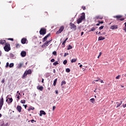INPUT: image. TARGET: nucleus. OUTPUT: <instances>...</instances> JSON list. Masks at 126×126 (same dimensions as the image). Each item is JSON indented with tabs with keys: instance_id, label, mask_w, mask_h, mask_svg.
<instances>
[{
	"instance_id": "1",
	"label": "nucleus",
	"mask_w": 126,
	"mask_h": 126,
	"mask_svg": "<svg viewBox=\"0 0 126 126\" xmlns=\"http://www.w3.org/2000/svg\"><path fill=\"white\" fill-rule=\"evenodd\" d=\"M85 19V13L83 12L80 18L77 20V23L79 24L82 22V20Z\"/></svg>"
},
{
	"instance_id": "2",
	"label": "nucleus",
	"mask_w": 126,
	"mask_h": 126,
	"mask_svg": "<svg viewBox=\"0 0 126 126\" xmlns=\"http://www.w3.org/2000/svg\"><path fill=\"white\" fill-rule=\"evenodd\" d=\"M28 74H32V70L30 69L26 70L22 77L23 79H25V78L27 76V75H28Z\"/></svg>"
},
{
	"instance_id": "3",
	"label": "nucleus",
	"mask_w": 126,
	"mask_h": 126,
	"mask_svg": "<svg viewBox=\"0 0 126 126\" xmlns=\"http://www.w3.org/2000/svg\"><path fill=\"white\" fill-rule=\"evenodd\" d=\"M123 17V15H116L114 16V18H116L117 20H118V21H124L125 20V18H122Z\"/></svg>"
},
{
	"instance_id": "4",
	"label": "nucleus",
	"mask_w": 126,
	"mask_h": 126,
	"mask_svg": "<svg viewBox=\"0 0 126 126\" xmlns=\"http://www.w3.org/2000/svg\"><path fill=\"white\" fill-rule=\"evenodd\" d=\"M4 50L5 52H9V51L11 50L10 44L8 43H5V45L4 47Z\"/></svg>"
},
{
	"instance_id": "5",
	"label": "nucleus",
	"mask_w": 126,
	"mask_h": 126,
	"mask_svg": "<svg viewBox=\"0 0 126 126\" xmlns=\"http://www.w3.org/2000/svg\"><path fill=\"white\" fill-rule=\"evenodd\" d=\"M47 33V29L45 28H41L39 31V33L40 35H45Z\"/></svg>"
},
{
	"instance_id": "6",
	"label": "nucleus",
	"mask_w": 126,
	"mask_h": 126,
	"mask_svg": "<svg viewBox=\"0 0 126 126\" xmlns=\"http://www.w3.org/2000/svg\"><path fill=\"white\" fill-rule=\"evenodd\" d=\"M64 30V27L63 26H62L59 29V30L56 32V34H61V33H62Z\"/></svg>"
},
{
	"instance_id": "7",
	"label": "nucleus",
	"mask_w": 126,
	"mask_h": 126,
	"mask_svg": "<svg viewBox=\"0 0 126 126\" xmlns=\"http://www.w3.org/2000/svg\"><path fill=\"white\" fill-rule=\"evenodd\" d=\"M70 29L72 30H73L74 31H75L76 30L77 27L74 24L70 23Z\"/></svg>"
},
{
	"instance_id": "8",
	"label": "nucleus",
	"mask_w": 126,
	"mask_h": 126,
	"mask_svg": "<svg viewBox=\"0 0 126 126\" xmlns=\"http://www.w3.org/2000/svg\"><path fill=\"white\" fill-rule=\"evenodd\" d=\"M3 103H4L3 97H1V98H0V111L1 110V108H2V106H3Z\"/></svg>"
},
{
	"instance_id": "9",
	"label": "nucleus",
	"mask_w": 126,
	"mask_h": 126,
	"mask_svg": "<svg viewBox=\"0 0 126 126\" xmlns=\"http://www.w3.org/2000/svg\"><path fill=\"white\" fill-rule=\"evenodd\" d=\"M50 36H51V33H48L46 36H45L44 38H43V40H42V42H46V41H47V39L48 38H49V37H50Z\"/></svg>"
},
{
	"instance_id": "10",
	"label": "nucleus",
	"mask_w": 126,
	"mask_h": 126,
	"mask_svg": "<svg viewBox=\"0 0 126 126\" xmlns=\"http://www.w3.org/2000/svg\"><path fill=\"white\" fill-rule=\"evenodd\" d=\"M36 88L38 90H40V91H43L44 90V87L42 86H38Z\"/></svg>"
},
{
	"instance_id": "11",
	"label": "nucleus",
	"mask_w": 126,
	"mask_h": 126,
	"mask_svg": "<svg viewBox=\"0 0 126 126\" xmlns=\"http://www.w3.org/2000/svg\"><path fill=\"white\" fill-rule=\"evenodd\" d=\"M26 42H27V39L26 38H23L21 40L22 44H26Z\"/></svg>"
},
{
	"instance_id": "12",
	"label": "nucleus",
	"mask_w": 126,
	"mask_h": 126,
	"mask_svg": "<svg viewBox=\"0 0 126 126\" xmlns=\"http://www.w3.org/2000/svg\"><path fill=\"white\" fill-rule=\"evenodd\" d=\"M6 42V41L5 40H2V39L0 40V44H1V45H2L3 46H4V44H5Z\"/></svg>"
},
{
	"instance_id": "13",
	"label": "nucleus",
	"mask_w": 126,
	"mask_h": 126,
	"mask_svg": "<svg viewBox=\"0 0 126 126\" xmlns=\"http://www.w3.org/2000/svg\"><path fill=\"white\" fill-rule=\"evenodd\" d=\"M17 110L19 112V113H21V110H22V107L20 105H18L17 107Z\"/></svg>"
},
{
	"instance_id": "14",
	"label": "nucleus",
	"mask_w": 126,
	"mask_h": 126,
	"mask_svg": "<svg viewBox=\"0 0 126 126\" xmlns=\"http://www.w3.org/2000/svg\"><path fill=\"white\" fill-rule=\"evenodd\" d=\"M21 55L22 57H26V51H22L21 53Z\"/></svg>"
},
{
	"instance_id": "15",
	"label": "nucleus",
	"mask_w": 126,
	"mask_h": 126,
	"mask_svg": "<svg viewBox=\"0 0 126 126\" xmlns=\"http://www.w3.org/2000/svg\"><path fill=\"white\" fill-rule=\"evenodd\" d=\"M110 29L114 30L115 29H118V25H113L110 27Z\"/></svg>"
},
{
	"instance_id": "16",
	"label": "nucleus",
	"mask_w": 126,
	"mask_h": 126,
	"mask_svg": "<svg viewBox=\"0 0 126 126\" xmlns=\"http://www.w3.org/2000/svg\"><path fill=\"white\" fill-rule=\"evenodd\" d=\"M116 104H117L116 108H119V107H121V105H122V104H123V101H121L120 102H116Z\"/></svg>"
},
{
	"instance_id": "17",
	"label": "nucleus",
	"mask_w": 126,
	"mask_h": 126,
	"mask_svg": "<svg viewBox=\"0 0 126 126\" xmlns=\"http://www.w3.org/2000/svg\"><path fill=\"white\" fill-rule=\"evenodd\" d=\"M43 115H46V112H45V111H44L43 110H41L40 111L39 116L40 117H42V116H43Z\"/></svg>"
},
{
	"instance_id": "18",
	"label": "nucleus",
	"mask_w": 126,
	"mask_h": 126,
	"mask_svg": "<svg viewBox=\"0 0 126 126\" xmlns=\"http://www.w3.org/2000/svg\"><path fill=\"white\" fill-rule=\"evenodd\" d=\"M24 63H20L18 64L17 67L18 68H21L23 66Z\"/></svg>"
},
{
	"instance_id": "19",
	"label": "nucleus",
	"mask_w": 126,
	"mask_h": 126,
	"mask_svg": "<svg viewBox=\"0 0 126 126\" xmlns=\"http://www.w3.org/2000/svg\"><path fill=\"white\" fill-rule=\"evenodd\" d=\"M103 40H105V37H104L103 36H99L98 37V41H102Z\"/></svg>"
},
{
	"instance_id": "20",
	"label": "nucleus",
	"mask_w": 126,
	"mask_h": 126,
	"mask_svg": "<svg viewBox=\"0 0 126 126\" xmlns=\"http://www.w3.org/2000/svg\"><path fill=\"white\" fill-rule=\"evenodd\" d=\"M51 41H52V40L48 41H46L45 43H44V46H46V47H48V45L49 44V43H50V42H51Z\"/></svg>"
},
{
	"instance_id": "21",
	"label": "nucleus",
	"mask_w": 126,
	"mask_h": 126,
	"mask_svg": "<svg viewBox=\"0 0 126 126\" xmlns=\"http://www.w3.org/2000/svg\"><path fill=\"white\" fill-rule=\"evenodd\" d=\"M57 81H58V78H56L54 81L53 85L54 86H56L57 85Z\"/></svg>"
},
{
	"instance_id": "22",
	"label": "nucleus",
	"mask_w": 126,
	"mask_h": 126,
	"mask_svg": "<svg viewBox=\"0 0 126 126\" xmlns=\"http://www.w3.org/2000/svg\"><path fill=\"white\" fill-rule=\"evenodd\" d=\"M34 109H35V108H34V107H32V106H30L29 108V109H28V111H29V112H30V111L31 110H34Z\"/></svg>"
},
{
	"instance_id": "23",
	"label": "nucleus",
	"mask_w": 126,
	"mask_h": 126,
	"mask_svg": "<svg viewBox=\"0 0 126 126\" xmlns=\"http://www.w3.org/2000/svg\"><path fill=\"white\" fill-rule=\"evenodd\" d=\"M95 18L96 19H103V17H100V16H96L95 17Z\"/></svg>"
},
{
	"instance_id": "24",
	"label": "nucleus",
	"mask_w": 126,
	"mask_h": 126,
	"mask_svg": "<svg viewBox=\"0 0 126 126\" xmlns=\"http://www.w3.org/2000/svg\"><path fill=\"white\" fill-rule=\"evenodd\" d=\"M90 101L92 103H93V104H94V102H95V98H91Z\"/></svg>"
},
{
	"instance_id": "25",
	"label": "nucleus",
	"mask_w": 126,
	"mask_h": 126,
	"mask_svg": "<svg viewBox=\"0 0 126 126\" xmlns=\"http://www.w3.org/2000/svg\"><path fill=\"white\" fill-rule=\"evenodd\" d=\"M10 58L11 59H14V58H14V55H13V54H12V53L10 54Z\"/></svg>"
},
{
	"instance_id": "26",
	"label": "nucleus",
	"mask_w": 126,
	"mask_h": 126,
	"mask_svg": "<svg viewBox=\"0 0 126 126\" xmlns=\"http://www.w3.org/2000/svg\"><path fill=\"white\" fill-rule=\"evenodd\" d=\"M8 103H12V101H13V99L12 98H9Z\"/></svg>"
},
{
	"instance_id": "27",
	"label": "nucleus",
	"mask_w": 126,
	"mask_h": 126,
	"mask_svg": "<svg viewBox=\"0 0 126 126\" xmlns=\"http://www.w3.org/2000/svg\"><path fill=\"white\" fill-rule=\"evenodd\" d=\"M63 84H66V82H65V81H63L61 82V86H63Z\"/></svg>"
},
{
	"instance_id": "28",
	"label": "nucleus",
	"mask_w": 126,
	"mask_h": 126,
	"mask_svg": "<svg viewBox=\"0 0 126 126\" xmlns=\"http://www.w3.org/2000/svg\"><path fill=\"white\" fill-rule=\"evenodd\" d=\"M9 67H13V66H14V63H10V64L9 65Z\"/></svg>"
},
{
	"instance_id": "29",
	"label": "nucleus",
	"mask_w": 126,
	"mask_h": 126,
	"mask_svg": "<svg viewBox=\"0 0 126 126\" xmlns=\"http://www.w3.org/2000/svg\"><path fill=\"white\" fill-rule=\"evenodd\" d=\"M71 49H72V46H71L70 45H69L68 46L67 50H71Z\"/></svg>"
},
{
	"instance_id": "30",
	"label": "nucleus",
	"mask_w": 126,
	"mask_h": 126,
	"mask_svg": "<svg viewBox=\"0 0 126 126\" xmlns=\"http://www.w3.org/2000/svg\"><path fill=\"white\" fill-rule=\"evenodd\" d=\"M20 46H21L20 44H17L16 45V47L17 48V49H19V48H20Z\"/></svg>"
},
{
	"instance_id": "31",
	"label": "nucleus",
	"mask_w": 126,
	"mask_h": 126,
	"mask_svg": "<svg viewBox=\"0 0 126 126\" xmlns=\"http://www.w3.org/2000/svg\"><path fill=\"white\" fill-rule=\"evenodd\" d=\"M21 103H22V104H25V103H26V100H21Z\"/></svg>"
},
{
	"instance_id": "32",
	"label": "nucleus",
	"mask_w": 126,
	"mask_h": 126,
	"mask_svg": "<svg viewBox=\"0 0 126 126\" xmlns=\"http://www.w3.org/2000/svg\"><path fill=\"white\" fill-rule=\"evenodd\" d=\"M75 62H76V59H72L71 61V63H75Z\"/></svg>"
},
{
	"instance_id": "33",
	"label": "nucleus",
	"mask_w": 126,
	"mask_h": 126,
	"mask_svg": "<svg viewBox=\"0 0 126 126\" xmlns=\"http://www.w3.org/2000/svg\"><path fill=\"white\" fill-rule=\"evenodd\" d=\"M57 64H59V63L57 61L53 63V65H57Z\"/></svg>"
},
{
	"instance_id": "34",
	"label": "nucleus",
	"mask_w": 126,
	"mask_h": 126,
	"mask_svg": "<svg viewBox=\"0 0 126 126\" xmlns=\"http://www.w3.org/2000/svg\"><path fill=\"white\" fill-rule=\"evenodd\" d=\"M66 72H70V69L67 68L66 69Z\"/></svg>"
},
{
	"instance_id": "35",
	"label": "nucleus",
	"mask_w": 126,
	"mask_h": 126,
	"mask_svg": "<svg viewBox=\"0 0 126 126\" xmlns=\"http://www.w3.org/2000/svg\"><path fill=\"white\" fill-rule=\"evenodd\" d=\"M95 30H96V29L94 27L92 28L91 29V31H92V32H93V31H95Z\"/></svg>"
},
{
	"instance_id": "36",
	"label": "nucleus",
	"mask_w": 126,
	"mask_h": 126,
	"mask_svg": "<svg viewBox=\"0 0 126 126\" xmlns=\"http://www.w3.org/2000/svg\"><path fill=\"white\" fill-rule=\"evenodd\" d=\"M63 64H66V63H67V60H64L63 62Z\"/></svg>"
},
{
	"instance_id": "37",
	"label": "nucleus",
	"mask_w": 126,
	"mask_h": 126,
	"mask_svg": "<svg viewBox=\"0 0 126 126\" xmlns=\"http://www.w3.org/2000/svg\"><path fill=\"white\" fill-rule=\"evenodd\" d=\"M65 43H66V41H65V40H64V41L62 43V45H63L64 47V46H65Z\"/></svg>"
},
{
	"instance_id": "38",
	"label": "nucleus",
	"mask_w": 126,
	"mask_h": 126,
	"mask_svg": "<svg viewBox=\"0 0 126 126\" xmlns=\"http://www.w3.org/2000/svg\"><path fill=\"white\" fill-rule=\"evenodd\" d=\"M120 77H121V75H119L118 76L116 77V79H119Z\"/></svg>"
},
{
	"instance_id": "39",
	"label": "nucleus",
	"mask_w": 126,
	"mask_h": 126,
	"mask_svg": "<svg viewBox=\"0 0 126 126\" xmlns=\"http://www.w3.org/2000/svg\"><path fill=\"white\" fill-rule=\"evenodd\" d=\"M103 28H104V26H102L100 27H99V30H102V29H103Z\"/></svg>"
},
{
	"instance_id": "40",
	"label": "nucleus",
	"mask_w": 126,
	"mask_h": 126,
	"mask_svg": "<svg viewBox=\"0 0 126 126\" xmlns=\"http://www.w3.org/2000/svg\"><path fill=\"white\" fill-rule=\"evenodd\" d=\"M8 66H9V63L7 62L6 63V67H8Z\"/></svg>"
},
{
	"instance_id": "41",
	"label": "nucleus",
	"mask_w": 126,
	"mask_h": 126,
	"mask_svg": "<svg viewBox=\"0 0 126 126\" xmlns=\"http://www.w3.org/2000/svg\"><path fill=\"white\" fill-rule=\"evenodd\" d=\"M82 8L83 9V10H85V9H86V7L84 6H82Z\"/></svg>"
},
{
	"instance_id": "42",
	"label": "nucleus",
	"mask_w": 126,
	"mask_h": 126,
	"mask_svg": "<svg viewBox=\"0 0 126 126\" xmlns=\"http://www.w3.org/2000/svg\"><path fill=\"white\" fill-rule=\"evenodd\" d=\"M98 23H99V24H103V23H104V22L103 21H98Z\"/></svg>"
},
{
	"instance_id": "43",
	"label": "nucleus",
	"mask_w": 126,
	"mask_h": 126,
	"mask_svg": "<svg viewBox=\"0 0 126 126\" xmlns=\"http://www.w3.org/2000/svg\"><path fill=\"white\" fill-rule=\"evenodd\" d=\"M53 55H54V56H56L57 55V52L56 51H54L53 52Z\"/></svg>"
},
{
	"instance_id": "44",
	"label": "nucleus",
	"mask_w": 126,
	"mask_h": 126,
	"mask_svg": "<svg viewBox=\"0 0 126 126\" xmlns=\"http://www.w3.org/2000/svg\"><path fill=\"white\" fill-rule=\"evenodd\" d=\"M8 40H10V41H14L13 38H8Z\"/></svg>"
},
{
	"instance_id": "45",
	"label": "nucleus",
	"mask_w": 126,
	"mask_h": 126,
	"mask_svg": "<svg viewBox=\"0 0 126 126\" xmlns=\"http://www.w3.org/2000/svg\"><path fill=\"white\" fill-rule=\"evenodd\" d=\"M51 63H54V62H55V59H51Z\"/></svg>"
},
{
	"instance_id": "46",
	"label": "nucleus",
	"mask_w": 126,
	"mask_h": 126,
	"mask_svg": "<svg viewBox=\"0 0 126 126\" xmlns=\"http://www.w3.org/2000/svg\"><path fill=\"white\" fill-rule=\"evenodd\" d=\"M66 56H68V53H64V57H66Z\"/></svg>"
},
{
	"instance_id": "47",
	"label": "nucleus",
	"mask_w": 126,
	"mask_h": 126,
	"mask_svg": "<svg viewBox=\"0 0 126 126\" xmlns=\"http://www.w3.org/2000/svg\"><path fill=\"white\" fill-rule=\"evenodd\" d=\"M99 80H101V79H100V78H98V79H97V80H94V81L98 82V81H99Z\"/></svg>"
},
{
	"instance_id": "48",
	"label": "nucleus",
	"mask_w": 126,
	"mask_h": 126,
	"mask_svg": "<svg viewBox=\"0 0 126 126\" xmlns=\"http://www.w3.org/2000/svg\"><path fill=\"white\" fill-rule=\"evenodd\" d=\"M55 110H56V106H54L53 107V111H55Z\"/></svg>"
},
{
	"instance_id": "49",
	"label": "nucleus",
	"mask_w": 126,
	"mask_h": 126,
	"mask_svg": "<svg viewBox=\"0 0 126 126\" xmlns=\"http://www.w3.org/2000/svg\"><path fill=\"white\" fill-rule=\"evenodd\" d=\"M56 92V94H57V95H58V94H59V91L58 90L55 91Z\"/></svg>"
},
{
	"instance_id": "50",
	"label": "nucleus",
	"mask_w": 126,
	"mask_h": 126,
	"mask_svg": "<svg viewBox=\"0 0 126 126\" xmlns=\"http://www.w3.org/2000/svg\"><path fill=\"white\" fill-rule=\"evenodd\" d=\"M4 81H5L4 79H3L2 80V81H1V83H4Z\"/></svg>"
},
{
	"instance_id": "51",
	"label": "nucleus",
	"mask_w": 126,
	"mask_h": 126,
	"mask_svg": "<svg viewBox=\"0 0 126 126\" xmlns=\"http://www.w3.org/2000/svg\"><path fill=\"white\" fill-rule=\"evenodd\" d=\"M17 98L18 100H19V99H20V96L18 95Z\"/></svg>"
},
{
	"instance_id": "52",
	"label": "nucleus",
	"mask_w": 126,
	"mask_h": 126,
	"mask_svg": "<svg viewBox=\"0 0 126 126\" xmlns=\"http://www.w3.org/2000/svg\"><path fill=\"white\" fill-rule=\"evenodd\" d=\"M23 106H24L25 109H26V108H27V105L24 104Z\"/></svg>"
},
{
	"instance_id": "53",
	"label": "nucleus",
	"mask_w": 126,
	"mask_h": 126,
	"mask_svg": "<svg viewBox=\"0 0 126 126\" xmlns=\"http://www.w3.org/2000/svg\"><path fill=\"white\" fill-rule=\"evenodd\" d=\"M101 55H102V52H100L99 55V57H101Z\"/></svg>"
},
{
	"instance_id": "54",
	"label": "nucleus",
	"mask_w": 126,
	"mask_h": 126,
	"mask_svg": "<svg viewBox=\"0 0 126 126\" xmlns=\"http://www.w3.org/2000/svg\"><path fill=\"white\" fill-rule=\"evenodd\" d=\"M31 123H34V119H32L31 121Z\"/></svg>"
},
{
	"instance_id": "55",
	"label": "nucleus",
	"mask_w": 126,
	"mask_h": 126,
	"mask_svg": "<svg viewBox=\"0 0 126 126\" xmlns=\"http://www.w3.org/2000/svg\"><path fill=\"white\" fill-rule=\"evenodd\" d=\"M100 82L101 83H104V81H103V80H100Z\"/></svg>"
},
{
	"instance_id": "56",
	"label": "nucleus",
	"mask_w": 126,
	"mask_h": 126,
	"mask_svg": "<svg viewBox=\"0 0 126 126\" xmlns=\"http://www.w3.org/2000/svg\"><path fill=\"white\" fill-rule=\"evenodd\" d=\"M83 34H84V32H81V36H82V35H83Z\"/></svg>"
},
{
	"instance_id": "57",
	"label": "nucleus",
	"mask_w": 126,
	"mask_h": 126,
	"mask_svg": "<svg viewBox=\"0 0 126 126\" xmlns=\"http://www.w3.org/2000/svg\"><path fill=\"white\" fill-rule=\"evenodd\" d=\"M53 72H54V73H56V69H53Z\"/></svg>"
},
{
	"instance_id": "58",
	"label": "nucleus",
	"mask_w": 126,
	"mask_h": 126,
	"mask_svg": "<svg viewBox=\"0 0 126 126\" xmlns=\"http://www.w3.org/2000/svg\"><path fill=\"white\" fill-rule=\"evenodd\" d=\"M99 25H100L99 23H98V24H96V26H99Z\"/></svg>"
},
{
	"instance_id": "59",
	"label": "nucleus",
	"mask_w": 126,
	"mask_h": 126,
	"mask_svg": "<svg viewBox=\"0 0 126 126\" xmlns=\"http://www.w3.org/2000/svg\"><path fill=\"white\" fill-rule=\"evenodd\" d=\"M95 80H94L93 81V84H95Z\"/></svg>"
},
{
	"instance_id": "60",
	"label": "nucleus",
	"mask_w": 126,
	"mask_h": 126,
	"mask_svg": "<svg viewBox=\"0 0 126 126\" xmlns=\"http://www.w3.org/2000/svg\"><path fill=\"white\" fill-rule=\"evenodd\" d=\"M98 35H102V33H101V32H99L98 33Z\"/></svg>"
},
{
	"instance_id": "61",
	"label": "nucleus",
	"mask_w": 126,
	"mask_h": 126,
	"mask_svg": "<svg viewBox=\"0 0 126 126\" xmlns=\"http://www.w3.org/2000/svg\"><path fill=\"white\" fill-rule=\"evenodd\" d=\"M41 82H42V83H44V79H42V81H41Z\"/></svg>"
},
{
	"instance_id": "62",
	"label": "nucleus",
	"mask_w": 126,
	"mask_h": 126,
	"mask_svg": "<svg viewBox=\"0 0 126 126\" xmlns=\"http://www.w3.org/2000/svg\"><path fill=\"white\" fill-rule=\"evenodd\" d=\"M121 86L122 88H124V87H125V86H124L123 85H121Z\"/></svg>"
},
{
	"instance_id": "63",
	"label": "nucleus",
	"mask_w": 126,
	"mask_h": 126,
	"mask_svg": "<svg viewBox=\"0 0 126 126\" xmlns=\"http://www.w3.org/2000/svg\"><path fill=\"white\" fill-rule=\"evenodd\" d=\"M1 56V51H0V57Z\"/></svg>"
},
{
	"instance_id": "64",
	"label": "nucleus",
	"mask_w": 126,
	"mask_h": 126,
	"mask_svg": "<svg viewBox=\"0 0 126 126\" xmlns=\"http://www.w3.org/2000/svg\"><path fill=\"white\" fill-rule=\"evenodd\" d=\"M80 67H82V64L80 65Z\"/></svg>"
}]
</instances>
